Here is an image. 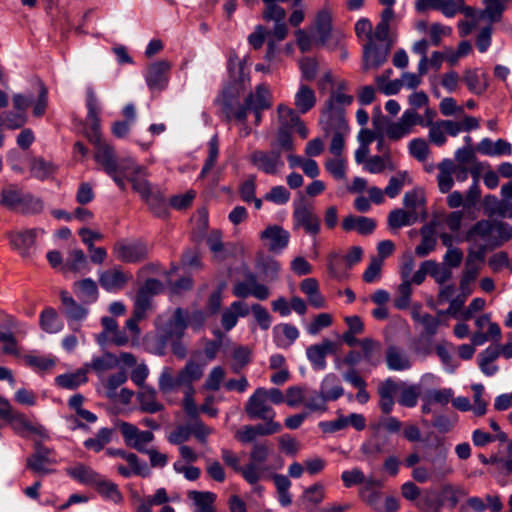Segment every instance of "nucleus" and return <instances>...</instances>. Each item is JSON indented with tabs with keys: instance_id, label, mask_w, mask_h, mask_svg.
I'll list each match as a JSON object with an SVG mask.
<instances>
[{
	"instance_id": "obj_1",
	"label": "nucleus",
	"mask_w": 512,
	"mask_h": 512,
	"mask_svg": "<svg viewBox=\"0 0 512 512\" xmlns=\"http://www.w3.org/2000/svg\"><path fill=\"white\" fill-rule=\"evenodd\" d=\"M88 130L87 137L95 145V161L100 164L105 173L113 174L116 170L121 172V165L129 158L118 160L113 146L101 140L100 132V108L97 97L92 88L87 89L86 94Z\"/></svg>"
},
{
	"instance_id": "obj_2",
	"label": "nucleus",
	"mask_w": 512,
	"mask_h": 512,
	"mask_svg": "<svg viewBox=\"0 0 512 512\" xmlns=\"http://www.w3.org/2000/svg\"><path fill=\"white\" fill-rule=\"evenodd\" d=\"M202 376L203 367L194 361H188L176 376L173 375L171 368L164 367L158 379V387L162 394H169L180 388L186 390Z\"/></svg>"
},
{
	"instance_id": "obj_3",
	"label": "nucleus",
	"mask_w": 512,
	"mask_h": 512,
	"mask_svg": "<svg viewBox=\"0 0 512 512\" xmlns=\"http://www.w3.org/2000/svg\"><path fill=\"white\" fill-rule=\"evenodd\" d=\"M155 327L158 331L161 345L164 347L174 339L183 337L188 325V312L182 308H176L171 316L159 315L155 319Z\"/></svg>"
},
{
	"instance_id": "obj_4",
	"label": "nucleus",
	"mask_w": 512,
	"mask_h": 512,
	"mask_svg": "<svg viewBox=\"0 0 512 512\" xmlns=\"http://www.w3.org/2000/svg\"><path fill=\"white\" fill-rule=\"evenodd\" d=\"M319 124L325 136L332 135L329 151L340 157L345 147V138L349 133V125L345 115L320 114Z\"/></svg>"
},
{
	"instance_id": "obj_5",
	"label": "nucleus",
	"mask_w": 512,
	"mask_h": 512,
	"mask_svg": "<svg viewBox=\"0 0 512 512\" xmlns=\"http://www.w3.org/2000/svg\"><path fill=\"white\" fill-rule=\"evenodd\" d=\"M222 117L226 121L245 122L247 119V107L240 102L239 92L233 86L225 87L215 99Z\"/></svg>"
},
{
	"instance_id": "obj_6",
	"label": "nucleus",
	"mask_w": 512,
	"mask_h": 512,
	"mask_svg": "<svg viewBox=\"0 0 512 512\" xmlns=\"http://www.w3.org/2000/svg\"><path fill=\"white\" fill-rule=\"evenodd\" d=\"M112 251L118 261L136 264L148 259L150 247L141 239H121L114 244Z\"/></svg>"
},
{
	"instance_id": "obj_7",
	"label": "nucleus",
	"mask_w": 512,
	"mask_h": 512,
	"mask_svg": "<svg viewBox=\"0 0 512 512\" xmlns=\"http://www.w3.org/2000/svg\"><path fill=\"white\" fill-rule=\"evenodd\" d=\"M56 463L54 450L35 440L34 452L26 459V468L36 475L45 476L55 472L51 466Z\"/></svg>"
},
{
	"instance_id": "obj_8",
	"label": "nucleus",
	"mask_w": 512,
	"mask_h": 512,
	"mask_svg": "<svg viewBox=\"0 0 512 512\" xmlns=\"http://www.w3.org/2000/svg\"><path fill=\"white\" fill-rule=\"evenodd\" d=\"M271 447L267 441L255 442L250 451V462L245 466L243 478L251 485L257 484L265 471L264 464L270 455Z\"/></svg>"
},
{
	"instance_id": "obj_9",
	"label": "nucleus",
	"mask_w": 512,
	"mask_h": 512,
	"mask_svg": "<svg viewBox=\"0 0 512 512\" xmlns=\"http://www.w3.org/2000/svg\"><path fill=\"white\" fill-rule=\"evenodd\" d=\"M249 162L257 170L268 175L278 174L285 165L279 149L254 150L249 155Z\"/></svg>"
},
{
	"instance_id": "obj_10",
	"label": "nucleus",
	"mask_w": 512,
	"mask_h": 512,
	"mask_svg": "<svg viewBox=\"0 0 512 512\" xmlns=\"http://www.w3.org/2000/svg\"><path fill=\"white\" fill-rule=\"evenodd\" d=\"M121 172L125 174L127 180L131 183L132 189L139 194L141 199L153 190L150 182L147 180L146 169L129 158L121 165Z\"/></svg>"
},
{
	"instance_id": "obj_11",
	"label": "nucleus",
	"mask_w": 512,
	"mask_h": 512,
	"mask_svg": "<svg viewBox=\"0 0 512 512\" xmlns=\"http://www.w3.org/2000/svg\"><path fill=\"white\" fill-rule=\"evenodd\" d=\"M245 412L250 419L268 420L275 417V411L267 404V390L257 388L245 405Z\"/></svg>"
},
{
	"instance_id": "obj_12",
	"label": "nucleus",
	"mask_w": 512,
	"mask_h": 512,
	"mask_svg": "<svg viewBox=\"0 0 512 512\" xmlns=\"http://www.w3.org/2000/svg\"><path fill=\"white\" fill-rule=\"evenodd\" d=\"M292 218L294 229L302 228L305 233L313 238H316L321 231L320 218L312 207L306 205L295 207Z\"/></svg>"
},
{
	"instance_id": "obj_13",
	"label": "nucleus",
	"mask_w": 512,
	"mask_h": 512,
	"mask_svg": "<svg viewBox=\"0 0 512 512\" xmlns=\"http://www.w3.org/2000/svg\"><path fill=\"white\" fill-rule=\"evenodd\" d=\"M232 293L238 298L253 296L260 301H264L270 296L269 288L258 283L256 275L252 272L247 273L245 281H238L233 285Z\"/></svg>"
},
{
	"instance_id": "obj_14",
	"label": "nucleus",
	"mask_w": 512,
	"mask_h": 512,
	"mask_svg": "<svg viewBox=\"0 0 512 512\" xmlns=\"http://www.w3.org/2000/svg\"><path fill=\"white\" fill-rule=\"evenodd\" d=\"M259 236L268 251L274 254L282 253L288 247L290 241L289 231L277 224L267 226L260 232Z\"/></svg>"
},
{
	"instance_id": "obj_15",
	"label": "nucleus",
	"mask_w": 512,
	"mask_h": 512,
	"mask_svg": "<svg viewBox=\"0 0 512 512\" xmlns=\"http://www.w3.org/2000/svg\"><path fill=\"white\" fill-rule=\"evenodd\" d=\"M346 89V81L338 83L337 88L331 92L329 98L325 101L320 114L345 115L346 107L354 101L353 95L345 93Z\"/></svg>"
},
{
	"instance_id": "obj_16",
	"label": "nucleus",
	"mask_w": 512,
	"mask_h": 512,
	"mask_svg": "<svg viewBox=\"0 0 512 512\" xmlns=\"http://www.w3.org/2000/svg\"><path fill=\"white\" fill-rule=\"evenodd\" d=\"M170 62L160 60L150 64L145 73V81L151 91H162L168 86Z\"/></svg>"
},
{
	"instance_id": "obj_17",
	"label": "nucleus",
	"mask_w": 512,
	"mask_h": 512,
	"mask_svg": "<svg viewBox=\"0 0 512 512\" xmlns=\"http://www.w3.org/2000/svg\"><path fill=\"white\" fill-rule=\"evenodd\" d=\"M120 431L126 445L142 453H146V446L154 439L151 431H142L128 422L120 424Z\"/></svg>"
},
{
	"instance_id": "obj_18",
	"label": "nucleus",
	"mask_w": 512,
	"mask_h": 512,
	"mask_svg": "<svg viewBox=\"0 0 512 512\" xmlns=\"http://www.w3.org/2000/svg\"><path fill=\"white\" fill-rule=\"evenodd\" d=\"M429 141L440 147L447 142L446 135L456 137L460 134L459 124L455 120L438 119L434 124L427 127Z\"/></svg>"
},
{
	"instance_id": "obj_19",
	"label": "nucleus",
	"mask_w": 512,
	"mask_h": 512,
	"mask_svg": "<svg viewBox=\"0 0 512 512\" xmlns=\"http://www.w3.org/2000/svg\"><path fill=\"white\" fill-rule=\"evenodd\" d=\"M391 47V43L376 44L368 41L363 47V70L378 68L385 63Z\"/></svg>"
},
{
	"instance_id": "obj_20",
	"label": "nucleus",
	"mask_w": 512,
	"mask_h": 512,
	"mask_svg": "<svg viewBox=\"0 0 512 512\" xmlns=\"http://www.w3.org/2000/svg\"><path fill=\"white\" fill-rule=\"evenodd\" d=\"M132 280V274L124 272L120 267L105 270L99 274L100 286L110 293L122 290Z\"/></svg>"
},
{
	"instance_id": "obj_21",
	"label": "nucleus",
	"mask_w": 512,
	"mask_h": 512,
	"mask_svg": "<svg viewBox=\"0 0 512 512\" xmlns=\"http://www.w3.org/2000/svg\"><path fill=\"white\" fill-rule=\"evenodd\" d=\"M337 352V343L324 339L319 344L311 345L306 350V355L315 370H324L327 366L326 357Z\"/></svg>"
},
{
	"instance_id": "obj_22",
	"label": "nucleus",
	"mask_w": 512,
	"mask_h": 512,
	"mask_svg": "<svg viewBox=\"0 0 512 512\" xmlns=\"http://www.w3.org/2000/svg\"><path fill=\"white\" fill-rule=\"evenodd\" d=\"M44 230L40 228H31L11 235V245L22 256H30L35 249V240L38 235L43 234Z\"/></svg>"
},
{
	"instance_id": "obj_23",
	"label": "nucleus",
	"mask_w": 512,
	"mask_h": 512,
	"mask_svg": "<svg viewBox=\"0 0 512 512\" xmlns=\"http://www.w3.org/2000/svg\"><path fill=\"white\" fill-rule=\"evenodd\" d=\"M250 313L248 304L242 300L232 302L226 307L221 314V325L228 332L232 330L238 323L240 317H246Z\"/></svg>"
},
{
	"instance_id": "obj_24",
	"label": "nucleus",
	"mask_w": 512,
	"mask_h": 512,
	"mask_svg": "<svg viewBox=\"0 0 512 512\" xmlns=\"http://www.w3.org/2000/svg\"><path fill=\"white\" fill-rule=\"evenodd\" d=\"M386 366L390 371H405L411 368L412 361L401 347L389 345L385 353Z\"/></svg>"
},
{
	"instance_id": "obj_25",
	"label": "nucleus",
	"mask_w": 512,
	"mask_h": 512,
	"mask_svg": "<svg viewBox=\"0 0 512 512\" xmlns=\"http://www.w3.org/2000/svg\"><path fill=\"white\" fill-rule=\"evenodd\" d=\"M89 259L79 248L72 249L64 260L63 273L85 274L90 271Z\"/></svg>"
},
{
	"instance_id": "obj_26",
	"label": "nucleus",
	"mask_w": 512,
	"mask_h": 512,
	"mask_svg": "<svg viewBox=\"0 0 512 512\" xmlns=\"http://www.w3.org/2000/svg\"><path fill=\"white\" fill-rule=\"evenodd\" d=\"M147 304L143 301L134 302L132 316L126 320L125 329L129 332V336L132 340V344H137L140 338L141 330L139 322L146 318Z\"/></svg>"
},
{
	"instance_id": "obj_27",
	"label": "nucleus",
	"mask_w": 512,
	"mask_h": 512,
	"mask_svg": "<svg viewBox=\"0 0 512 512\" xmlns=\"http://www.w3.org/2000/svg\"><path fill=\"white\" fill-rule=\"evenodd\" d=\"M139 408L145 413H157L164 410V405L158 401L157 391L152 386L142 387L137 393Z\"/></svg>"
},
{
	"instance_id": "obj_28",
	"label": "nucleus",
	"mask_w": 512,
	"mask_h": 512,
	"mask_svg": "<svg viewBox=\"0 0 512 512\" xmlns=\"http://www.w3.org/2000/svg\"><path fill=\"white\" fill-rule=\"evenodd\" d=\"M248 110H266L271 106V94L265 84L256 86L254 92H250L244 100Z\"/></svg>"
},
{
	"instance_id": "obj_29",
	"label": "nucleus",
	"mask_w": 512,
	"mask_h": 512,
	"mask_svg": "<svg viewBox=\"0 0 512 512\" xmlns=\"http://www.w3.org/2000/svg\"><path fill=\"white\" fill-rule=\"evenodd\" d=\"M436 223L430 222L420 229L421 241L415 248V253L419 257H425L435 250L437 244Z\"/></svg>"
},
{
	"instance_id": "obj_30",
	"label": "nucleus",
	"mask_w": 512,
	"mask_h": 512,
	"mask_svg": "<svg viewBox=\"0 0 512 512\" xmlns=\"http://www.w3.org/2000/svg\"><path fill=\"white\" fill-rule=\"evenodd\" d=\"M403 205L408 212H414L416 214L417 220H424L427 217L425 198L422 190L413 189L407 191L403 197Z\"/></svg>"
},
{
	"instance_id": "obj_31",
	"label": "nucleus",
	"mask_w": 512,
	"mask_h": 512,
	"mask_svg": "<svg viewBox=\"0 0 512 512\" xmlns=\"http://www.w3.org/2000/svg\"><path fill=\"white\" fill-rule=\"evenodd\" d=\"M345 231L356 230L361 235H369L376 228V221L369 217L348 215L342 221Z\"/></svg>"
},
{
	"instance_id": "obj_32",
	"label": "nucleus",
	"mask_w": 512,
	"mask_h": 512,
	"mask_svg": "<svg viewBox=\"0 0 512 512\" xmlns=\"http://www.w3.org/2000/svg\"><path fill=\"white\" fill-rule=\"evenodd\" d=\"M16 327V320L12 316H8L0 324V342L3 343V352L6 354H17V342L13 334Z\"/></svg>"
},
{
	"instance_id": "obj_33",
	"label": "nucleus",
	"mask_w": 512,
	"mask_h": 512,
	"mask_svg": "<svg viewBox=\"0 0 512 512\" xmlns=\"http://www.w3.org/2000/svg\"><path fill=\"white\" fill-rule=\"evenodd\" d=\"M396 390L397 384L392 378L385 379L378 386L379 406L383 413L389 414L393 410Z\"/></svg>"
},
{
	"instance_id": "obj_34",
	"label": "nucleus",
	"mask_w": 512,
	"mask_h": 512,
	"mask_svg": "<svg viewBox=\"0 0 512 512\" xmlns=\"http://www.w3.org/2000/svg\"><path fill=\"white\" fill-rule=\"evenodd\" d=\"M463 81L468 90L476 95H482L488 88L487 74H479L478 69H466L463 74Z\"/></svg>"
},
{
	"instance_id": "obj_35",
	"label": "nucleus",
	"mask_w": 512,
	"mask_h": 512,
	"mask_svg": "<svg viewBox=\"0 0 512 512\" xmlns=\"http://www.w3.org/2000/svg\"><path fill=\"white\" fill-rule=\"evenodd\" d=\"M60 298L64 306V313L68 320L81 321L86 318L88 310L81 304H78L67 291H61Z\"/></svg>"
},
{
	"instance_id": "obj_36",
	"label": "nucleus",
	"mask_w": 512,
	"mask_h": 512,
	"mask_svg": "<svg viewBox=\"0 0 512 512\" xmlns=\"http://www.w3.org/2000/svg\"><path fill=\"white\" fill-rule=\"evenodd\" d=\"M319 391L329 401H336L344 394V389L337 375L327 374L320 383Z\"/></svg>"
},
{
	"instance_id": "obj_37",
	"label": "nucleus",
	"mask_w": 512,
	"mask_h": 512,
	"mask_svg": "<svg viewBox=\"0 0 512 512\" xmlns=\"http://www.w3.org/2000/svg\"><path fill=\"white\" fill-rule=\"evenodd\" d=\"M74 291L76 296L85 304L93 303L98 299V287L91 278L75 282Z\"/></svg>"
},
{
	"instance_id": "obj_38",
	"label": "nucleus",
	"mask_w": 512,
	"mask_h": 512,
	"mask_svg": "<svg viewBox=\"0 0 512 512\" xmlns=\"http://www.w3.org/2000/svg\"><path fill=\"white\" fill-rule=\"evenodd\" d=\"M294 104L300 113H307L316 104V95L308 85L301 84L294 97Z\"/></svg>"
},
{
	"instance_id": "obj_39",
	"label": "nucleus",
	"mask_w": 512,
	"mask_h": 512,
	"mask_svg": "<svg viewBox=\"0 0 512 512\" xmlns=\"http://www.w3.org/2000/svg\"><path fill=\"white\" fill-rule=\"evenodd\" d=\"M106 454L113 457H121L127 461L130 467L135 468L136 472L141 477H147L150 475V470L145 462H141L138 456L134 453L126 452L122 449L109 448L106 450Z\"/></svg>"
},
{
	"instance_id": "obj_40",
	"label": "nucleus",
	"mask_w": 512,
	"mask_h": 512,
	"mask_svg": "<svg viewBox=\"0 0 512 512\" xmlns=\"http://www.w3.org/2000/svg\"><path fill=\"white\" fill-rule=\"evenodd\" d=\"M189 499H191L195 505L194 512H215L213 504L216 500V494L209 491H190L188 493Z\"/></svg>"
},
{
	"instance_id": "obj_41",
	"label": "nucleus",
	"mask_w": 512,
	"mask_h": 512,
	"mask_svg": "<svg viewBox=\"0 0 512 512\" xmlns=\"http://www.w3.org/2000/svg\"><path fill=\"white\" fill-rule=\"evenodd\" d=\"M275 343L279 347H287L293 344L299 337L297 327L291 324H281L273 329Z\"/></svg>"
},
{
	"instance_id": "obj_42",
	"label": "nucleus",
	"mask_w": 512,
	"mask_h": 512,
	"mask_svg": "<svg viewBox=\"0 0 512 512\" xmlns=\"http://www.w3.org/2000/svg\"><path fill=\"white\" fill-rule=\"evenodd\" d=\"M364 170L371 174H380L385 169H389L391 171L395 170V166L393 165L390 157V151L386 150L385 153L381 156L375 155L369 157L364 164Z\"/></svg>"
},
{
	"instance_id": "obj_43",
	"label": "nucleus",
	"mask_w": 512,
	"mask_h": 512,
	"mask_svg": "<svg viewBox=\"0 0 512 512\" xmlns=\"http://www.w3.org/2000/svg\"><path fill=\"white\" fill-rule=\"evenodd\" d=\"M359 345L362 349V359H364L371 366H377L381 362V345L379 342L371 339L364 338L360 340Z\"/></svg>"
},
{
	"instance_id": "obj_44",
	"label": "nucleus",
	"mask_w": 512,
	"mask_h": 512,
	"mask_svg": "<svg viewBox=\"0 0 512 512\" xmlns=\"http://www.w3.org/2000/svg\"><path fill=\"white\" fill-rule=\"evenodd\" d=\"M510 2L511 0H483L485 7L482 11V17L491 23L499 22Z\"/></svg>"
},
{
	"instance_id": "obj_45",
	"label": "nucleus",
	"mask_w": 512,
	"mask_h": 512,
	"mask_svg": "<svg viewBox=\"0 0 512 512\" xmlns=\"http://www.w3.org/2000/svg\"><path fill=\"white\" fill-rule=\"evenodd\" d=\"M67 474L78 482L91 486H94L96 481L100 479L99 473L83 464H78L75 467L67 469Z\"/></svg>"
},
{
	"instance_id": "obj_46",
	"label": "nucleus",
	"mask_w": 512,
	"mask_h": 512,
	"mask_svg": "<svg viewBox=\"0 0 512 512\" xmlns=\"http://www.w3.org/2000/svg\"><path fill=\"white\" fill-rule=\"evenodd\" d=\"M86 382V371L83 369H79L72 373L61 374L55 378L57 386L68 390H74Z\"/></svg>"
},
{
	"instance_id": "obj_47",
	"label": "nucleus",
	"mask_w": 512,
	"mask_h": 512,
	"mask_svg": "<svg viewBox=\"0 0 512 512\" xmlns=\"http://www.w3.org/2000/svg\"><path fill=\"white\" fill-rule=\"evenodd\" d=\"M24 192L17 186L10 184L4 187L0 194V204L10 210H18Z\"/></svg>"
},
{
	"instance_id": "obj_48",
	"label": "nucleus",
	"mask_w": 512,
	"mask_h": 512,
	"mask_svg": "<svg viewBox=\"0 0 512 512\" xmlns=\"http://www.w3.org/2000/svg\"><path fill=\"white\" fill-rule=\"evenodd\" d=\"M162 290V283L155 278H149L145 281L144 285L138 290L134 302L143 301L147 305V310L152 308L151 297L158 294Z\"/></svg>"
},
{
	"instance_id": "obj_49",
	"label": "nucleus",
	"mask_w": 512,
	"mask_h": 512,
	"mask_svg": "<svg viewBox=\"0 0 512 512\" xmlns=\"http://www.w3.org/2000/svg\"><path fill=\"white\" fill-rule=\"evenodd\" d=\"M315 26L319 35V43L324 45L330 38L332 30V16L328 9H322L317 13Z\"/></svg>"
},
{
	"instance_id": "obj_50",
	"label": "nucleus",
	"mask_w": 512,
	"mask_h": 512,
	"mask_svg": "<svg viewBox=\"0 0 512 512\" xmlns=\"http://www.w3.org/2000/svg\"><path fill=\"white\" fill-rule=\"evenodd\" d=\"M150 208V210L158 217L167 215V203L164 194L159 188L153 190L142 199Z\"/></svg>"
},
{
	"instance_id": "obj_51",
	"label": "nucleus",
	"mask_w": 512,
	"mask_h": 512,
	"mask_svg": "<svg viewBox=\"0 0 512 512\" xmlns=\"http://www.w3.org/2000/svg\"><path fill=\"white\" fill-rule=\"evenodd\" d=\"M439 174L437 176L438 188L441 193H448L454 184L453 179V162L449 159H444L439 165Z\"/></svg>"
},
{
	"instance_id": "obj_52",
	"label": "nucleus",
	"mask_w": 512,
	"mask_h": 512,
	"mask_svg": "<svg viewBox=\"0 0 512 512\" xmlns=\"http://www.w3.org/2000/svg\"><path fill=\"white\" fill-rule=\"evenodd\" d=\"M118 365V358L116 355L105 352L101 356L93 357L91 362L87 365L92 371H94L97 375H102L103 373L112 370Z\"/></svg>"
},
{
	"instance_id": "obj_53",
	"label": "nucleus",
	"mask_w": 512,
	"mask_h": 512,
	"mask_svg": "<svg viewBox=\"0 0 512 512\" xmlns=\"http://www.w3.org/2000/svg\"><path fill=\"white\" fill-rule=\"evenodd\" d=\"M98 493L104 497L106 500L112 501L113 503H120L123 499L121 492L118 489V486L106 479L102 475H100L99 481H96L94 484Z\"/></svg>"
},
{
	"instance_id": "obj_54",
	"label": "nucleus",
	"mask_w": 512,
	"mask_h": 512,
	"mask_svg": "<svg viewBox=\"0 0 512 512\" xmlns=\"http://www.w3.org/2000/svg\"><path fill=\"white\" fill-rule=\"evenodd\" d=\"M416 214L407 210L398 208L392 210L388 215V225L391 229H398L403 226H410L416 223Z\"/></svg>"
},
{
	"instance_id": "obj_55",
	"label": "nucleus",
	"mask_w": 512,
	"mask_h": 512,
	"mask_svg": "<svg viewBox=\"0 0 512 512\" xmlns=\"http://www.w3.org/2000/svg\"><path fill=\"white\" fill-rule=\"evenodd\" d=\"M40 326L47 333H58L62 330L63 323L55 309L47 307L40 314Z\"/></svg>"
},
{
	"instance_id": "obj_56",
	"label": "nucleus",
	"mask_w": 512,
	"mask_h": 512,
	"mask_svg": "<svg viewBox=\"0 0 512 512\" xmlns=\"http://www.w3.org/2000/svg\"><path fill=\"white\" fill-rule=\"evenodd\" d=\"M113 429L101 428L94 437L84 441V447L94 452H100L108 443L111 442Z\"/></svg>"
},
{
	"instance_id": "obj_57",
	"label": "nucleus",
	"mask_w": 512,
	"mask_h": 512,
	"mask_svg": "<svg viewBox=\"0 0 512 512\" xmlns=\"http://www.w3.org/2000/svg\"><path fill=\"white\" fill-rule=\"evenodd\" d=\"M424 266H428L429 275L435 280V282L439 285H444L452 278V270L449 269L444 264H440L435 260H426L424 261Z\"/></svg>"
},
{
	"instance_id": "obj_58",
	"label": "nucleus",
	"mask_w": 512,
	"mask_h": 512,
	"mask_svg": "<svg viewBox=\"0 0 512 512\" xmlns=\"http://www.w3.org/2000/svg\"><path fill=\"white\" fill-rule=\"evenodd\" d=\"M361 452L368 460H376L381 454L387 452L386 441L379 437H372L362 444Z\"/></svg>"
},
{
	"instance_id": "obj_59",
	"label": "nucleus",
	"mask_w": 512,
	"mask_h": 512,
	"mask_svg": "<svg viewBox=\"0 0 512 512\" xmlns=\"http://www.w3.org/2000/svg\"><path fill=\"white\" fill-rule=\"evenodd\" d=\"M55 168L51 162L42 157H34L30 160V173L38 180H45L53 175Z\"/></svg>"
},
{
	"instance_id": "obj_60",
	"label": "nucleus",
	"mask_w": 512,
	"mask_h": 512,
	"mask_svg": "<svg viewBox=\"0 0 512 512\" xmlns=\"http://www.w3.org/2000/svg\"><path fill=\"white\" fill-rule=\"evenodd\" d=\"M6 421L11 425L14 432L21 437H27L34 424L23 413L16 411H13Z\"/></svg>"
},
{
	"instance_id": "obj_61",
	"label": "nucleus",
	"mask_w": 512,
	"mask_h": 512,
	"mask_svg": "<svg viewBox=\"0 0 512 512\" xmlns=\"http://www.w3.org/2000/svg\"><path fill=\"white\" fill-rule=\"evenodd\" d=\"M411 178L407 171H400L389 179L384 192L389 198H395L399 195L405 184H410Z\"/></svg>"
},
{
	"instance_id": "obj_62",
	"label": "nucleus",
	"mask_w": 512,
	"mask_h": 512,
	"mask_svg": "<svg viewBox=\"0 0 512 512\" xmlns=\"http://www.w3.org/2000/svg\"><path fill=\"white\" fill-rule=\"evenodd\" d=\"M494 231V224L489 220L477 221L466 233V240L473 241L476 237L487 239Z\"/></svg>"
},
{
	"instance_id": "obj_63",
	"label": "nucleus",
	"mask_w": 512,
	"mask_h": 512,
	"mask_svg": "<svg viewBox=\"0 0 512 512\" xmlns=\"http://www.w3.org/2000/svg\"><path fill=\"white\" fill-rule=\"evenodd\" d=\"M405 120L406 119L402 114L398 121L389 123L385 130L386 136L389 139L396 141L409 135L412 131Z\"/></svg>"
},
{
	"instance_id": "obj_64",
	"label": "nucleus",
	"mask_w": 512,
	"mask_h": 512,
	"mask_svg": "<svg viewBox=\"0 0 512 512\" xmlns=\"http://www.w3.org/2000/svg\"><path fill=\"white\" fill-rule=\"evenodd\" d=\"M169 501L165 488H158L153 495L148 496L138 507L136 512H152L153 505H164Z\"/></svg>"
}]
</instances>
